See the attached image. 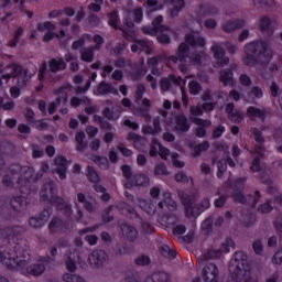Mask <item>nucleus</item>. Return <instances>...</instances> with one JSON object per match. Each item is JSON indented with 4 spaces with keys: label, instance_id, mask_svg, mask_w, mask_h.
<instances>
[{
    "label": "nucleus",
    "instance_id": "obj_1",
    "mask_svg": "<svg viewBox=\"0 0 282 282\" xmlns=\"http://www.w3.org/2000/svg\"><path fill=\"white\" fill-rule=\"evenodd\" d=\"M25 231L24 227H7L1 229L0 235L8 239L9 243L0 251V263L8 270L20 272L24 276H41L45 272V262L32 263V254L25 246V241L19 237Z\"/></svg>",
    "mask_w": 282,
    "mask_h": 282
},
{
    "label": "nucleus",
    "instance_id": "obj_2",
    "mask_svg": "<svg viewBox=\"0 0 282 282\" xmlns=\"http://www.w3.org/2000/svg\"><path fill=\"white\" fill-rule=\"evenodd\" d=\"M245 54V63L249 67H254V65H267V63L272 61V48H270L268 42L263 40L246 44Z\"/></svg>",
    "mask_w": 282,
    "mask_h": 282
},
{
    "label": "nucleus",
    "instance_id": "obj_3",
    "mask_svg": "<svg viewBox=\"0 0 282 282\" xmlns=\"http://www.w3.org/2000/svg\"><path fill=\"white\" fill-rule=\"evenodd\" d=\"M229 272L237 282H249L251 279L248 256L243 251H237L229 262Z\"/></svg>",
    "mask_w": 282,
    "mask_h": 282
},
{
    "label": "nucleus",
    "instance_id": "obj_4",
    "mask_svg": "<svg viewBox=\"0 0 282 282\" xmlns=\"http://www.w3.org/2000/svg\"><path fill=\"white\" fill-rule=\"evenodd\" d=\"M40 197L42 202H48V204H53L56 206L57 210H61L66 217H70L72 215V205L67 204L65 199L57 196L56 183L48 182L45 183L40 193Z\"/></svg>",
    "mask_w": 282,
    "mask_h": 282
},
{
    "label": "nucleus",
    "instance_id": "obj_5",
    "mask_svg": "<svg viewBox=\"0 0 282 282\" xmlns=\"http://www.w3.org/2000/svg\"><path fill=\"white\" fill-rule=\"evenodd\" d=\"M17 78L18 77V83L15 87H19L20 89H25L28 86V70L23 69L20 65L12 64L7 66L3 69L2 75L0 78H6L7 80L10 78Z\"/></svg>",
    "mask_w": 282,
    "mask_h": 282
},
{
    "label": "nucleus",
    "instance_id": "obj_6",
    "mask_svg": "<svg viewBox=\"0 0 282 282\" xmlns=\"http://www.w3.org/2000/svg\"><path fill=\"white\" fill-rule=\"evenodd\" d=\"M169 61H172V63L180 61L181 63H188V65H199L202 63V54L191 53L188 45L182 43L178 46L177 56H170Z\"/></svg>",
    "mask_w": 282,
    "mask_h": 282
},
{
    "label": "nucleus",
    "instance_id": "obj_7",
    "mask_svg": "<svg viewBox=\"0 0 282 282\" xmlns=\"http://www.w3.org/2000/svg\"><path fill=\"white\" fill-rule=\"evenodd\" d=\"M11 171H14L20 174L19 180L17 181V184H20V186H23L26 182H36L39 181V175L34 174V169L30 166H21L20 164H13L11 165Z\"/></svg>",
    "mask_w": 282,
    "mask_h": 282
},
{
    "label": "nucleus",
    "instance_id": "obj_8",
    "mask_svg": "<svg viewBox=\"0 0 282 282\" xmlns=\"http://www.w3.org/2000/svg\"><path fill=\"white\" fill-rule=\"evenodd\" d=\"M66 67H67V64H65V61L63 58H59V59L53 58L48 61V70L45 64H43L40 67L39 80L42 83V80H45V78H47V75L50 74V72H52L53 74H56V72H63V69H66Z\"/></svg>",
    "mask_w": 282,
    "mask_h": 282
},
{
    "label": "nucleus",
    "instance_id": "obj_9",
    "mask_svg": "<svg viewBox=\"0 0 282 282\" xmlns=\"http://www.w3.org/2000/svg\"><path fill=\"white\" fill-rule=\"evenodd\" d=\"M37 30L39 32H45V30H47V32L44 34L43 41L45 43L53 41L54 39H63L65 37V31L61 30L59 33H56V25L50 21H46L44 23H40L37 25Z\"/></svg>",
    "mask_w": 282,
    "mask_h": 282
},
{
    "label": "nucleus",
    "instance_id": "obj_10",
    "mask_svg": "<svg viewBox=\"0 0 282 282\" xmlns=\"http://www.w3.org/2000/svg\"><path fill=\"white\" fill-rule=\"evenodd\" d=\"M47 228L50 235H65V232L72 230V224L64 221L58 217H54L48 223Z\"/></svg>",
    "mask_w": 282,
    "mask_h": 282
},
{
    "label": "nucleus",
    "instance_id": "obj_11",
    "mask_svg": "<svg viewBox=\"0 0 282 282\" xmlns=\"http://www.w3.org/2000/svg\"><path fill=\"white\" fill-rule=\"evenodd\" d=\"M210 50L214 54V58H216L215 67H226V65L230 63V58L226 56V51L221 42H213Z\"/></svg>",
    "mask_w": 282,
    "mask_h": 282
},
{
    "label": "nucleus",
    "instance_id": "obj_12",
    "mask_svg": "<svg viewBox=\"0 0 282 282\" xmlns=\"http://www.w3.org/2000/svg\"><path fill=\"white\" fill-rule=\"evenodd\" d=\"M230 248H235V240L234 239H227L225 242H223L220 250L216 249H209L207 250L203 256V261H208L209 259H219L221 257V252H230Z\"/></svg>",
    "mask_w": 282,
    "mask_h": 282
},
{
    "label": "nucleus",
    "instance_id": "obj_13",
    "mask_svg": "<svg viewBox=\"0 0 282 282\" xmlns=\"http://www.w3.org/2000/svg\"><path fill=\"white\" fill-rule=\"evenodd\" d=\"M247 178L240 177L234 184H231V188L234 189V199L238 202V204H250V199L243 196V186H246Z\"/></svg>",
    "mask_w": 282,
    "mask_h": 282
},
{
    "label": "nucleus",
    "instance_id": "obj_14",
    "mask_svg": "<svg viewBox=\"0 0 282 282\" xmlns=\"http://www.w3.org/2000/svg\"><path fill=\"white\" fill-rule=\"evenodd\" d=\"M202 276L204 282H219V268L215 263H207L203 267Z\"/></svg>",
    "mask_w": 282,
    "mask_h": 282
},
{
    "label": "nucleus",
    "instance_id": "obj_15",
    "mask_svg": "<svg viewBox=\"0 0 282 282\" xmlns=\"http://www.w3.org/2000/svg\"><path fill=\"white\" fill-rule=\"evenodd\" d=\"M182 85H186V80L182 79V77H175V75L161 79L162 91H173L175 87H182Z\"/></svg>",
    "mask_w": 282,
    "mask_h": 282
},
{
    "label": "nucleus",
    "instance_id": "obj_16",
    "mask_svg": "<svg viewBox=\"0 0 282 282\" xmlns=\"http://www.w3.org/2000/svg\"><path fill=\"white\" fill-rule=\"evenodd\" d=\"M108 259L109 256H107L105 250H95L88 256L89 264L97 269L102 268Z\"/></svg>",
    "mask_w": 282,
    "mask_h": 282
},
{
    "label": "nucleus",
    "instance_id": "obj_17",
    "mask_svg": "<svg viewBox=\"0 0 282 282\" xmlns=\"http://www.w3.org/2000/svg\"><path fill=\"white\" fill-rule=\"evenodd\" d=\"M185 43L193 50H204L206 47V37L198 33H189L185 36Z\"/></svg>",
    "mask_w": 282,
    "mask_h": 282
},
{
    "label": "nucleus",
    "instance_id": "obj_18",
    "mask_svg": "<svg viewBox=\"0 0 282 282\" xmlns=\"http://www.w3.org/2000/svg\"><path fill=\"white\" fill-rule=\"evenodd\" d=\"M163 19L164 18L162 15L156 17L152 22V26H144L142 29L143 33L153 36L155 34H160L161 32H166V30H169V26L162 25Z\"/></svg>",
    "mask_w": 282,
    "mask_h": 282
},
{
    "label": "nucleus",
    "instance_id": "obj_19",
    "mask_svg": "<svg viewBox=\"0 0 282 282\" xmlns=\"http://www.w3.org/2000/svg\"><path fill=\"white\" fill-rule=\"evenodd\" d=\"M250 133L257 142V145H254V153H257V155H263V151H265V148L263 147V144H265V137H263V132L258 128H251Z\"/></svg>",
    "mask_w": 282,
    "mask_h": 282
},
{
    "label": "nucleus",
    "instance_id": "obj_20",
    "mask_svg": "<svg viewBox=\"0 0 282 282\" xmlns=\"http://www.w3.org/2000/svg\"><path fill=\"white\" fill-rule=\"evenodd\" d=\"M167 3V12L171 19L180 17V12L186 8V2L184 0H165Z\"/></svg>",
    "mask_w": 282,
    "mask_h": 282
},
{
    "label": "nucleus",
    "instance_id": "obj_21",
    "mask_svg": "<svg viewBox=\"0 0 282 282\" xmlns=\"http://www.w3.org/2000/svg\"><path fill=\"white\" fill-rule=\"evenodd\" d=\"M151 100L149 98H143L141 100V107L133 110V116H140L144 118L145 122H151Z\"/></svg>",
    "mask_w": 282,
    "mask_h": 282
},
{
    "label": "nucleus",
    "instance_id": "obj_22",
    "mask_svg": "<svg viewBox=\"0 0 282 282\" xmlns=\"http://www.w3.org/2000/svg\"><path fill=\"white\" fill-rule=\"evenodd\" d=\"M208 208H210V198H203L193 209L187 208V217H199V214L208 210Z\"/></svg>",
    "mask_w": 282,
    "mask_h": 282
},
{
    "label": "nucleus",
    "instance_id": "obj_23",
    "mask_svg": "<svg viewBox=\"0 0 282 282\" xmlns=\"http://www.w3.org/2000/svg\"><path fill=\"white\" fill-rule=\"evenodd\" d=\"M132 52H144L145 54H153V43L147 40H135L131 46Z\"/></svg>",
    "mask_w": 282,
    "mask_h": 282
},
{
    "label": "nucleus",
    "instance_id": "obj_24",
    "mask_svg": "<svg viewBox=\"0 0 282 282\" xmlns=\"http://www.w3.org/2000/svg\"><path fill=\"white\" fill-rule=\"evenodd\" d=\"M164 204L171 213H175V210H177V203L173 200L171 192L169 191L163 193V202H159L158 208L162 210V208H164Z\"/></svg>",
    "mask_w": 282,
    "mask_h": 282
},
{
    "label": "nucleus",
    "instance_id": "obj_25",
    "mask_svg": "<svg viewBox=\"0 0 282 282\" xmlns=\"http://www.w3.org/2000/svg\"><path fill=\"white\" fill-rule=\"evenodd\" d=\"M174 129L177 133H186L191 131V123H188V119L184 115H180L175 117Z\"/></svg>",
    "mask_w": 282,
    "mask_h": 282
},
{
    "label": "nucleus",
    "instance_id": "obj_26",
    "mask_svg": "<svg viewBox=\"0 0 282 282\" xmlns=\"http://www.w3.org/2000/svg\"><path fill=\"white\" fill-rule=\"evenodd\" d=\"M192 122L199 127L196 129L197 138H206V127H212L213 122L210 120H204L200 118H192Z\"/></svg>",
    "mask_w": 282,
    "mask_h": 282
},
{
    "label": "nucleus",
    "instance_id": "obj_27",
    "mask_svg": "<svg viewBox=\"0 0 282 282\" xmlns=\"http://www.w3.org/2000/svg\"><path fill=\"white\" fill-rule=\"evenodd\" d=\"M129 17H133V20L126 18L123 23L127 25V28H133V22L134 23H140V21H142V18L144 17V11L142 10V8L138 7L135 9H133L132 12L128 13Z\"/></svg>",
    "mask_w": 282,
    "mask_h": 282
},
{
    "label": "nucleus",
    "instance_id": "obj_28",
    "mask_svg": "<svg viewBox=\"0 0 282 282\" xmlns=\"http://www.w3.org/2000/svg\"><path fill=\"white\" fill-rule=\"evenodd\" d=\"M55 166L59 180H65L67 177V159L65 156H57L55 159Z\"/></svg>",
    "mask_w": 282,
    "mask_h": 282
},
{
    "label": "nucleus",
    "instance_id": "obj_29",
    "mask_svg": "<svg viewBox=\"0 0 282 282\" xmlns=\"http://www.w3.org/2000/svg\"><path fill=\"white\" fill-rule=\"evenodd\" d=\"M122 106H115L113 108H105L102 110L104 118H107V120H119L120 116H122Z\"/></svg>",
    "mask_w": 282,
    "mask_h": 282
},
{
    "label": "nucleus",
    "instance_id": "obj_30",
    "mask_svg": "<svg viewBox=\"0 0 282 282\" xmlns=\"http://www.w3.org/2000/svg\"><path fill=\"white\" fill-rule=\"evenodd\" d=\"M96 96H107L109 94H118V89H116V87H113V85L107 83V82H101L96 91H95Z\"/></svg>",
    "mask_w": 282,
    "mask_h": 282
},
{
    "label": "nucleus",
    "instance_id": "obj_31",
    "mask_svg": "<svg viewBox=\"0 0 282 282\" xmlns=\"http://www.w3.org/2000/svg\"><path fill=\"white\" fill-rule=\"evenodd\" d=\"M247 116L248 118H250V120H254L256 118H259V120L263 122V120H265L268 116V111H265V109H260L254 106H250L247 109Z\"/></svg>",
    "mask_w": 282,
    "mask_h": 282
},
{
    "label": "nucleus",
    "instance_id": "obj_32",
    "mask_svg": "<svg viewBox=\"0 0 282 282\" xmlns=\"http://www.w3.org/2000/svg\"><path fill=\"white\" fill-rule=\"evenodd\" d=\"M121 232L128 241H135L138 239V229L129 224L121 225Z\"/></svg>",
    "mask_w": 282,
    "mask_h": 282
},
{
    "label": "nucleus",
    "instance_id": "obj_33",
    "mask_svg": "<svg viewBox=\"0 0 282 282\" xmlns=\"http://www.w3.org/2000/svg\"><path fill=\"white\" fill-rule=\"evenodd\" d=\"M64 263L68 272H76V252H73L72 250L66 251Z\"/></svg>",
    "mask_w": 282,
    "mask_h": 282
},
{
    "label": "nucleus",
    "instance_id": "obj_34",
    "mask_svg": "<svg viewBox=\"0 0 282 282\" xmlns=\"http://www.w3.org/2000/svg\"><path fill=\"white\" fill-rule=\"evenodd\" d=\"M246 25V21L243 20H230L223 24L224 32H235L236 30H241Z\"/></svg>",
    "mask_w": 282,
    "mask_h": 282
},
{
    "label": "nucleus",
    "instance_id": "obj_35",
    "mask_svg": "<svg viewBox=\"0 0 282 282\" xmlns=\"http://www.w3.org/2000/svg\"><path fill=\"white\" fill-rule=\"evenodd\" d=\"M95 52H96V47L94 46L83 47L79 51L80 61H83L84 63H94Z\"/></svg>",
    "mask_w": 282,
    "mask_h": 282
},
{
    "label": "nucleus",
    "instance_id": "obj_36",
    "mask_svg": "<svg viewBox=\"0 0 282 282\" xmlns=\"http://www.w3.org/2000/svg\"><path fill=\"white\" fill-rule=\"evenodd\" d=\"M18 172L12 171V166L8 169L2 175V184L3 186H12L14 184V180H17Z\"/></svg>",
    "mask_w": 282,
    "mask_h": 282
},
{
    "label": "nucleus",
    "instance_id": "obj_37",
    "mask_svg": "<svg viewBox=\"0 0 282 282\" xmlns=\"http://www.w3.org/2000/svg\"><path fill=\"white\" fill-rule=\"evenodd\" d=\"M77 202L79 204H83V207L85 208V210H87L88 213H96V204L87 200V196H85V194L83 193H78L77 194Z\"/></svg>",
    "mask_w": 282,
    "mask_h": 282
},
{
    "label": "nucleus",
    "instance_id": "obj_38",
    "mask_svg": "<svg viewBox=\"0 0 282 282\" xmlns=\"http://www.w3.org/2000/svg\"><path fill=\"white\" fill-rule=\"evenodd\" d=\"M178 197H181V202L185 206V215H186V217H188V208H189V210H193V208L195 207V206H193V196H191L189 194H186L184 192H181L178 194Z\"/></svg>",
    "mask_w": 282,
    "mask_h": 282
},
{
    "label": "nucleus",
    "instance_id": "obj_39",
    "mask_svg": "<svg viewBox=\"0 0 282 282\" xmlns=\"http://www.w3.org/2000/svg\"><path fill=\"white\" fill-rule=\"evenodd\" d=\"M199 14H204L205 17H217L219 14V9L213 4H202Z\"/></svg>",
    "mask_w": 282,
    "mask_h": 282
},
{
    "label": "nucleus",
    "instance_id": "obj_40",
    "mask_svg": "<svg viewBox=\"0 0 282 282\" xmlns=\"http://www.w3.org/2000/svg\"><path fill=\"white\" fill-rule=\"evenodd\" d=\"M13 210H23L28 206V198L23 196H18L11 199L10 202Z\"/></svg>",
    "mask_w": 282,
    "mask_h": 282
},
{
    "label": "nucleus",
    "instance_id": "obj_41",
    "mask_svg": "<svg viewBox=\"0 0 282 282\" xmlns=\"http://www.w3.org/2000/svg\"><path fill=\"white\" fill-rule=\"evenodd\" d=\"M58 256V247L53 245L48 248V254L46 257L41 258L42 263H53L56 261V257Z\"/></svg>",
    "mask_w": 282,
    "mask_h": 282
},
{
    "label": "nucleus",
    "instance_id": "obj_42",
    "mask_svg": "<svg viewBox=\"0 0 282 282\" xmlns=\"http://www.w3.org/2000/svg\"><path fill=\"white\" fill-rule=\"evenodd\" d=\"M232 69H224L220 72L219 80L223 85L228 86L232 83Z\"/></svg>",
    "mask_w": 282,
    "mask_h": 282
},
{
    "label": "nucleus",
    "instance_id": "obj_43",
    "mask_svg": "<svg viewBox=\"0 0 282 282\" xmlns=\"http://www.w3.org/2000/svg\"><path fill=\"white\" fill-rule=\"evenodd\" d=\"M134 264L139 268H147V265H151V257L142 253L134 258Z\"/></svg>",
    "mask_w": 282,
    "mask_h": 282
},
{
    "label": "nucleus",
    "instance_id": "obj_44",
    "mask_svg": "<svg viewBox=\"0 0 282 282\" xmlns=\"http://www.w3.org/2000/svg\"><path fill=\"white\" fill-rule=\"evenodd\" d=\"M77 151H85L87 149V142H85V132H77L75 135Z\"/></svg>",
    "mask_w": 282,
    "mask_h": 282
},
{
    "label": "nucleus",
    "instance_id": "obj_45",
    "mask_svg": "<svg viewBox=\"0 0 282 282\" xmlns=\"http://www.w3.org/2000/svg\"><path fill=\"white\" fill-rule=\"evenodd\" d=\"M55 94L57 96L55 99L57 101V105H63V104L67 102V98H68L67 86L58 88Z\"/></svg>",
    "mask_w": 282,
    "mask_h": 282
},
{
    "label": "nucleus",
    "instance_id": "obj_46",
    "mask_svg": "<svg viewBox=\"0 0 282 282\" xmlns=\"http://www.w3.org/2000/svg\"><path fill=\"white\" fill-rule=\"evenodd\" d=\"M86 177H88L89 182H93L94 184H98V182H100V175H98V172L91 165L87 166Z\"/></svg>",
    "mask_w": 282,
    "mask_h": 282
},
{
    "label": "nucleus",
    "instance_id": "obj_47",
    "mask_svg": "<svg viewBox=\"0 0 282 282\" xmlns=\"http://www.w3.org/2000/svg\"><path fill=\"white\" fill-rule=\"evenodd\" d=\"M108 18V23L111 28H115L116 30H122V28H120V18L118 17V11H112L109 13Z\"/></svg>",
    "mask_w": 282,
    "mask_h": 282
},
{
    "label": "nucleus",
    "instance_id": "obj_48",
    "mask_svg": "<svg viewBox=\"0 0 282 282\" xmlns=\"http://www.w3.org/2000/svg\"><path fill=\"white\" fill-rule=\"evenodd\" d=\"M159 251L166 259H175V251H173L167 245H161L159 247Z\"/></svg>",
    "mask_w": 282,
    "mask_h": 282
},
{
    "label": "nucleus",
    "instance_id": "obj_49",
    "mask_svg": "<svg viewBox=\"0 0 282 282\" xmlns=\"http://www.w3.org/2000/svg\"><path fill=\"white\" fill-rule=\"evenodd\" d=\"M91 160L99 166V169H104V171L109 169V160L107 158L95 155L91 158Z\"/></svg>",
    "mask_w": 282,
    "mask_h": 282
},
{
    "label": "nucleus",
    "instance_id": "obj_50",
    "mask_svg": "<svg viewBox=\"0 0 282 282\" xmlns=\"http://www.w3.org/2000/svg\"><path fill=\"white\" fill-rule=\"evenodd\" d=\"M144 94H147V87L143 84H139L134 93V102L137 105H140V100H142Z\"/></svg>",
    "mask_w": 282,
    "mask_h": 282
},
{
    "label": "nucleus",
    "instance_id": "obj_51",
    "mask_svg": "<svg viewBox=\"0 0 282 282\" xmlns=\"http://www.w3.org/2000/svg\"><path fill=\"white\" fill-rule=\"evenodd\" d=\"M162 61V56L159 55L156 57H152L148 59L149 67H152V74L155 76L158 74V65H160V62Z\"/></svg>",
    "mask_w": 282,
    "mask_h": 282
},
{
    "label": "nucleus",
    "instance_id": "obj_52",
    "mask_svg": "<svg viewBox=\"0 0 282 282\" xmlns=\"http://www.w3.org/2000/svg\"><path fill=\"white\" fill-rule=\"evenodd\" d=\"M207 149H210V143H208V141H204L203 143L196 145L193 152L194 158L202 155V153H204V151Z\"/></svg>",
    "mask_w": 282,
    "mask_h": 282
},
{
    "label": "nucleus",
    "instance_id": "obj_53",
    "mask_svg": "<svg viewBox=\"0 0 282 282\" xmlns=\"http://www.w3.org/2000/svg\"><path fill=\"white\" fill-rule=\"evenodd\" d=\"M256 8H262V10H268L274 6V0H253Z\"/></svg>",
    "mask_w": 282,
    "mask_h": 282
},
{
    "label": "nucleus",
    "instance_id": "obj_54",
    "mask_svg": "<svg viewBox=\"0 0 282 282\" xmlns=\"http://www.w3.org/2000/svg\"><path fill=\"white\" fill-rule=\"evenodd\" d=\"M270 25H272V20L269 17L263 15L260 18L259 28L262 32L270 30Z\"/></svg>",
    "mask_w": 282,
    "mask_h": 282
},
{
    "label": "nucleus",
    "instance_id": "obj_55",
    "mask_svg": "<svg viewBox=\"0 0 282 282\" xmlns=\"http://www.w3.org/2000/svg\"><path fill=\"white\" fill-rule=\"evenodd\" d=\"M135 186H149V176L139 174L134 176Z\"/></svg>",
    "mask_w": 282,
    "mask_h": 282
},
{
    "label": "nucleus",
    "instance_id": "obj_56",
    "mask_svg": "<svg viewBox=\"0 0 282 282\" xmlns=\"http://www.w3.org/2000/svg\"><path fill=\"white\" fill-rule=\"evenodd\" d=\"M62 279L64 282H86L80 275L70 273H65Z\"/></svg>",
    "mask_w": 282,
    "mask_h": 282
},
{
    "label": "nucleus",
    "instance_id": "obj_57",
    "mask_svg": "<svg viewBox=\"0 0 282 282\" xmlns=\"http://www.w3.org/2000/svg\"><path fill=\"white\" fill-rule=\"evenodd\" d=\"M188 87H189V94H192L193 96H197L199 91H202V85L198 84L197 80L189 82Z\"/></svg>",
    "mask_w": 282,
    "mask_h": 282
},
{
    "label": "nucleus",
    "instance_id": "obj_58",
    "mask_svg": "<svg viewBox=\"0 0 282 282\" xmlns=\"http://www.w3.org/2000/svg\"><path fill=\"white\" fill-rule=\"evenodd\" d=\"M147 6L150 8V12H155L158 10H162L164 6H162V2L158 0H147Z\"/></svg>",
    "mask_w": 282,
    "mask_h": 282
},
{
    "label": "nucleus",
    "instance_id": "obj_59",
    "mask_svg": "<svg viewBox=\"0 0 282 282\" xmlns=\"http://www.w3.org/2000/svg\"><path fill=\"white\" fill-rule=\"evenodd\" d=\"M161 147H162V144H160V141L158 139H152V145L150 149L151 158H155V155H158V153H160Z\"/></svg>",
    "mask_w": 282,
    "mask_h": 282
},
{
    "label": "nucleus",
    "instance_id": "obj_60",
    "mask_svg": "<svg viewBox=\"0 0 282 282\" xmlns=\"http://www.w3.org/2000/svg\"><path fill=\"white\" fill-rule=\"evenodd\" d=\"M29 224L32 228H43L45 226V223L40 216L30 218Z\"/></svg>",
    "mask_w": 282,
    "mask_h": 282
},
{
    "label": "nucleus",
    "instance_id": "obj_61",
    "mask_svg": "<svg viewBox=\"0 0 282 282\" xmlns=\"http://www.w3.org/2000/svg\"><path fill=\"white\" fill-rule=\"evenodd\" d=\"M270 91H271V96L273 98H279L281 96V93H282L279 84H276L275 82H272V84L270 86Z\"/></svg>",
    "mask_w": 282,
    "mask_h": 282
},
{
    "label": "nucleus",
    "instance_id": "obj_62",
    "mask_svg": "<svg viewBox=\"0 0 282 282\" xmlns=\"http://www.w3.org/2000/svg\"><path fill=\"white\" fill-rule=\"evenodd\" d=\"M252 248L256 254H258L259 257L263 254V242L261 240L253 241Z\"/></svg>",
    "mask_w": 282,
    "mask_h": 282
},
{
    "label": "nucleus",
    "instance_id": "obj_63",
    "mask_svg": "<svg viewBox=\"0 0 282 282\" xmlns=\"http://www.w3.org/2000/svg\"><path fill=\"white\" fill-rule=\"evenodd\" d=\"M154 175H169V171L166 170V165L163 163H159L154 167Z\"/></svg>",
    "mask_w": 282,
    "mask_h": 282
},
{
    "label": "nucleus",
    "instance_id": "obj_64",
    "mask_svg": "<svg viewBox=\"0 0 282 282\" xmlns=\"http://www.w3.org/2000/svg\"><path fill=\"white\" fill-rule=\"evenodd\" d=\"M272 263H274L275 265H281V263H282V247L273 256Z\"/></svg>",
    "mask_w": 282,
    "mask_h": 282
}]
</instances>
